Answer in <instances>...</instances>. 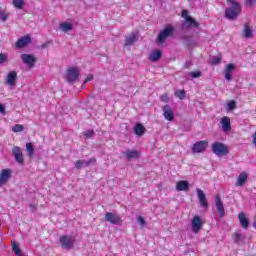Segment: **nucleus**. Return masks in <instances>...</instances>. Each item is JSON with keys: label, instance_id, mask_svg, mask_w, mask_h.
<instances>
[{"label": "nucleus", "instance_id": "obj_7", "mask_svg": "<svg viewBox=\"0 0 256 256\" xmlns=\"http://www.w3.org/2000/svg\"><path fill=\"white\" fill-rule=\"evenodd\" d=\"M12 174L13 171H11V169H3L0 172V187H3V185L9 182V179H11Z\"/></svg>", "mask_w": 256, "mask_h": 256}, {"label": "nucleus", "instance_id": "obj_4", "mask_svg": "<svg viewBox=\"0 0 256 256\" xmlns=\"http://www.w3.org/2000/svg\"><path fill=\"white\" fill-rule=\"evenodd\" d=\"M212 151L218 157H223L229 153V150L227 149L225 144L220 142H215L214 144H212Z\"/></svg>", "mask_w": 256, "mask_h": 256}, {"label": "nucleus", "instance_id": "obj_16", "mask_svg": "<svg viewBox=\"0 0 256 256\" xmlns=\"http://www.w3.org/2000/svg\"><path fill=\"white\" fill-rule=\"evenodd\" d=\"M182 17L185 19L186 23H188L189 27H199L197 21L189 16V12L187 10L182 11Z\"/></svg>", "mask_w": 256, "mask_h": 256}, {"label": "nucleus", "instance_id": "obj_47", "mask_svg": "<svg viewBox=\"0 0 256 256\" xmlns=\"http://www.w3.org/2000/svg\"><path fill=\"white\" fill-rule=\"evenodd\" d=\"M253 143H254V145H256V132H255V134L253 135Z\"/></svg>", "mask_w": 256, "mask_h": 256}, {"label": "nucleus", "instance_id": "obj_28", "mask_svg": "<svg viewBox=\"0 0 256 256\" xmlns=\"http://www.w3.org/2000/svg\"><path fill=\"white\" fill-rule=\"evenodd\" d=\"M59 28L64 33H68V31H71L73 29V25L68 22H63V23H60Z\"/></svg>", "mask_w": 256, "mask_h": 256}, {"label": "nucleus", "instance_id": "obj_37", "mask_svg": "<svg viewBox=\"0 0 256 256\" xmlns=\"http://www.w3.org/2000/svg\"><path fill=\"white\" fill-rule=\"evenodd\" d=\"M137 222L139 223L140 227H145L147 225V222L145 221V218L143 216H138L137 217Z\"/></svg>", "mask_w": 256, "mask_h": 256}, {"label": "nucleus", "instance_id": "obj_26", "mask_svg": "<svg viewBox=\"0 0 256 256\" xmlns=\"http://www.w3.org/2000/svg\"><path fill=\"white\" fill-rule=\"evenodd\" d=\"M238 219H239L240 224L242 225L243 229H248V227H249V220L247 219V216L245 215V213L241 212L238 215Z\"/></svg>", "mask_w": 256, "mask_h": 256}, {"label": "nucleus", "instance_id": "obj_10", "mask_svg": "<svg viewBox=\"0 0 256 256\" xmlns=\"http://www.w3.org/2000/svg\"><path fill=\"white\" fill-rule=\"evenodd\" d=\"M105 219L108 223H111L112 225H121V217L117 214L107 212L105 214Z\"/></svg>", "mask_w": 256, "mask_h": 256}, {"label": "nucleus", "instance_id": "obj_1", "mask_svg": "<svg viewBox=\"0 0 256 256\" xmlns=\"http://www.w3.org/2000/svg\"><path fill=\"white\" fill-rule=\"evenodd\" d=\"M228 5H231L230 8H227L225 11V15L227 19L233 20L241 13V4L236 2L235 0H226Z\"/></svg>", "mask_w": 256, "mask_h": 256}, {"label": "nucleus", "instance_id": "obj_42", "mask_svg": "<svg viewBox=\"0 0 256 256\" xmlns=\"http://www.w3.org/2000/svg\"><path fill=\"white\" fill-rule=\"evenodd\" d=\"M7 61V55L0 54V65Z\"/></svg>", "mask_w": 256, "mask_h": 256}, {"label": "nucleus", "instance_id": "obj_46", "mask_svg": "<svg viewBox=\"0 0 256 256\" xmlns=\"http://www.w3.org/2000/svg\"><path fill=\"white\" fill-rule=\"evenodd\" d=\"M0 113L2 115H5V106H3V104L0 103Z\"/></svg>", "mask_w": 256, "mask_h": 256}, {"label": "nucleus", "instance_id": "obj_41", "mask_svg": "<svg viewBox=\"0 0 256 256\" xmlns=\"http://www.w3.org/2000/svg\"><path fill=\"white\" fill-rule=\"evenodd\" d=\"M9 17V15H7V13L1 11L0 12V21H7V18Z\"/></svg>", "mask_w": 256, "mask_h": 256}, {"label": "nucleus", "instance_id": "obj_39", "mask_svg": "<svg viewBox=\"0 0 256 256\" xmlns=\"http://www.w3.org/2000/svg\"><path fill=\"white\" fill-rule=\"evenodd\" d=\"M94 134L95 132L93 130H87L86 132H84V136L86 139H90V137H93Z\"/></svg>", "mask_w": 256, "mask_h": 256}, {"label": "nucleus", "instance_id": "obj_9", "mask_svg": "<svg viewBox=\"0 0 256 256\" xmlns=\"http://www.w3.org/2000/svg\"><path fill=\"white\" fill-rule=\"evenodd\" d=\"M208 145L209 142L207 140L196 142L192 147V151L193 153H203V151L207 149Z\"/></svg>", "mask_w": 256, "mask_h": 256}, {"label": "nucleus", "instance_id": "obj_35", "mask_svg": "<svg viewBox=\"0 0 256 256\" xmlns=\"http://www.w3.org/2000/svg\"><path fill=\"white\" fill-rule=\"evenodd\" d=\"M24 127L21 124H16L13 128L12 131L13 133H21L23 131Z\"/></svg>", "mask_w": 256, "mask_h": 256}, {"label": "nucleus", "instance_id": "obj_2", "mask_svg": "<svg viewBox=\"0 0 256 256\" xmlns=\"http://www.w3.org/2000/svg\"><path fill=\"white\" fill-rule=\"evenodd\" d=\"M79 75H80L79 68L70 67L66 71L65 80L67 81V83H70L71 85H73V83H75V81L79 79Z\"/></svg>", "mask_w": 256, "mask_h": 256}, {"label": "nucleus", "instance_id": "obj_31", "mask_svg": "<svg viewBox=\"0 0 256 256\" xmlns=\"http://www.w3.org/2000/svg\"><path fill=\"white\" fill-rule=\"evenodd\" d=\"M245 239V236L241 233H235L233 234V241L234 243H242V241Z\"/></svg>", "mask_w": 256, "mask_h": 256}, {"label": "nucleus", "instance_id": "obj_21", "mask_svg": "<svg viewBox=\"0 0 256 256\" xmlns=\"http://www.w3.org/2000/svg\"><path fill=\"white\" fill-rule=\"evenodd\" d=\"M215 203H216V210L218 211L220 217H225V207L223 206L221 197L216 196Z\"/></svg>", "mask_w": 256, "mask_h": 256}, {"label": "nucleus", "instance_id": "obj_14", "mask_svg": "<svg viewBox=\"0 0 256 256\" xmlns=\"http://www.w3.org/2000/svg\"><path fill=\"white\" fill-rule=\"evenodd\" d=\"M21 59L28 67H34L37 61V58L31 54H22Z\"/></svg>", "mask_w": 256, "mask_h": 256}, {"label": "nucleus", "instance_id": "obj_32", "mask_svg": "<svg viewBox=\"0 0 256 256\" xmlns=\"http://www.w3.org/2000/svg\"><path fill=\"white\" fill-rule=\"evenodd\" d=\"M26 151L28 152V157H33V153L35 149L33 148V144L27 143L26 144Z\"/></svg>", "mask_w": 256, "mask_h": 256}, {"label": "nucleus", "instance_id": "obj_25", "mask_svg": "<svg viewBox=\"0 0 256 256\" xmlns=\"http://www.w3.org/2000/svg\"><path fill=\"white\" fill-rule=\"evenodd\" d=\"M231 71H235V64H228L225 68L224 75L227 81H231Z\"/></svg>", "mask_w": 256, "mask_h": 256}, {"label": "nucleus", "instance_id": "obj_48", "mask_svg": "<svg viewBox=\"0 0 256 256\" xmlns=\"http://www.w3.org/2000/svg\"><path fill=\"white\" fill-rule=\"evenodd\" d=\"M253 227L254 229H256V221L253 223Z\"/></svg>", "mask_w": 256, "mask_h": 256}, {"label": "nucleus", "instance_id": "obj_20", "mask_svg": "<svg viewBox=\"0 0 256 256\" xmlns=\"http://www.w3.org/2000/svg\"><path fill=\"white\" fill-rule=\"evenodd\" d=\"M123 155L128 161H131V159H139V157H141V152L137 150H126L123 152Z\"/></svg>", "mask_w": 256, "mask_h": 256}, {"label": "nucleus", "instance_id": "obj_29", "mask_svg": "<svg viewBox=\"0 0 256 256\" xmlns=\"http://www.w3.org/2000/svg\"><path fill=\"white\" fill-rule=\"evenodd\" d=\"M12 251L17 256H25V254H23V251L21 250V248H19V244H17L16 242L12 243Z\"/></svg>", "mask_w": 256, "mask_h": 256}, {"label": "nucleus", "instance_id": "obj_45", "mask_svg": "<svg viewBox=\"0 0 256 256\" xmlns=\"http://www.w3.org/2000/svg\"><path fill=\"white\" fill-rule=\"evenodd\" d=\"M89 81H93V75L89 74L86 79L84 80V83H89Z\"/></svg>", "mask_w": 256, "mask_h": 256}, {"label": "nucleus", "instance_id": "obj_12", "mask_svg": "<svg viewBox=\"0 0 256 256\" xmlns=\"http://www.w3.org/2000/svg\"><path fill=\"white\" fill-rule=\"evenodd\" d=\"M97 163V159L91 158L89 160H77L75 167L76 169H83V167H89L91 165H95Z\"/></svg>", "mask_w": 256, "mask_h": 256}, {"label": "nucleus", "instance_id": "obj_33", "mask_svg": "<svg viewBox=\"0 0 256 256\" xmlns=\"http://www.w3.org/2000/svg\"><path fill=\"white\" fill-rule=\"evenodd\" d=\"M12 3L16 9H23L24 0H13Z\"/></svg>", "mask_w": 256, "mask_h": 256}, {"label": "nucleus", "instance_id": "obj_44", "mask_svg": "<svg viewBox=\"0 0 256 256\" xmlns=\"http://www.w3.org/2000/svg\"><path fill=\"white\" fill-rule=\"evenodd\" d=\"M245 3L248 7H253L255 4V0H245Z\"/></svg>", "mask_w": 256, "mask_h": 256}, {"label": "nucleus", "instance_id": "obj_19", "mask_svg": "<svg viewBox=\"0 0 256 256\" xmlns=\"http://www.w3.org/2000/svg\"><path fill=\"white\" fill-rule=\"evenodd\" d=\"M31 43V36L26 35L21 37L17 42H16V47L17 49H23V47H27Z\"/></svg>", "mask_w": 256, "mask_h": 256}, {"label": "nucleus", "instance_id": "obj_23", "mask_svg": "<svg viewBox=\"0 0 256 256\" xmlns=\"http://www.w3.org/2000/svg\"><path fill=\"white\" fill-rule=\"evenodd\" d=\"M162 55H163V52H161V50H154L153 52L150 53L149 61H151L152 63H155L159 61V59H161Z\"/></svg>", "mask_w": 256, "mask_h": 256}, {"label": "nucleus", "instance_id": "obj_24", "mask_svg": "<svg viewBox=\"0 0 256 256\" xmlns=\"http://www.w3.org/2000/svg\"><path fill=\"white\" fill-rule=\"evenodd\" d=\"M176 191H189V182L180 180L176 183Z\"/></svg>", "mask_w": 256, "mask_h": 256}, {"label": "nucleus", "instance_id": "obj_34", "mask_svg": "<svg viewBox=\"0 0 256 256\" xmlns=\"http://www.w3.org/2000/svg\"><path fill=\"white\" fill-rule=\"evenodd\" d=\"M222 59L221 57L219 56H213L211 59H210V63L211 65H219V63H221Z\"/></svg>", "mask_w": 256, "mask_h": 256}, {"label": "nucleus", "instance_id": "obj_43", "mask_svg": "<svg viewBox=\"0 0 256 256\" xmlns=\"http://www.w3.org/2000/svg\"><path fill=\"white\" fill-rule=\"evenodd\" d=\"M161 101H163L164 103H168L169 101V96H167V94H164L160 97Z\"/></svg>", "mask_w": 256, "mask_h": 256}, {"label": "nucleus", "instance_id": "obj_13", "mask_svg": "<svg viewBox=\"0 0 256 256\" xmlns=\"http://www.w3.org/2000/svg\"><path fill=\"white\" fill-rule=\"evenodd\" d=\"M196 193H197L198 200L201 207H203L204 209H207L209 207V203L207 202V197L205 196V192H203V190H201L200 188H197Z\"/></svg>", "mask_w": 256, "mask_h": 256}, {"label": "nucleus", "instance_id": "obj_17", "mask_svg": "<svg viewBox=\"0 0 256 256\" xmlns=\"http://www.w3.org/2000/svg\"><path fill=\"white\" fill-rule=\"evenodd\" d=\"M16 83H17V72L10 71L6 77V85H9V87H15Z\"/></svg>", "mask_w": 256, "mask_h": 256}, {"label": "nucleus", "instance_id": "obj_27", "mask_svg": "<svg viewBox=\"0 0 256 256\" xmlns=\"http://www.w3.org/2000/svg\"><path fill=\"white\" fill-rule=\"evenodd\" d=\"M247 173L245 172H242L238 178H237V181H236V186L237 187H243V184L244 183H247Z\"/></svg>", "mask_w": 256, "mask_h": 256}, {"label": "nucleus", "instance_id": "obj_8", "mask_svg": "<svg viewBox=\"0 0 256 256\" xmlns=\"http://www.w3.org/2000/svg\"><path fill=\"white\" fill-rule=\"evenodd\" d=\"M163 117L166 121H173L175 119V111L169 105H165L162 107Z\"/></svg>", "mask_w": 256, "mask_h": 256}, {"label": "nucleus", "instance_id": "obj_5", "mask_svg": "<svg viewBox=\"0 0 256 256\" xmlns=\"http://www.w3.org/2000/svg\"><path fill=\"white\" fill-rule=\"evenodd\" d=\"M59 242L64 249H73V245H75V237L64 235L60 237Z\"/></svg>", "mask_w": 256, "mask_h": 256}, {"label": "nucleus", "instance_id": "obj_40", "mask_svg": "<svg viewBox=\"0 0 256 256\" xmlns=\"http://www.w3.org/2000/svg\"><path fill=\"white\" fill-rule=\"evenodd\" d=\"M190 76L192 79H198V77H201V73L199 71L190 72Z\"/></svg>", "mask_w": 256, "mask_h": 256}, {"label": "nucleus", "instance_id": "obj_38", "mask_svg": "<svg viewBox=\"0 0 256 256\" xmlns=\"http://www.w3.org/2000/svg\"><path fill=\"white\" fill-rule=\"evenodd\" d=\"M227 107H228V111H233V109L237 107V103L232 100L227 104Z\"/></svg>", "mask_w": 256, "mask_h": 256}, {"label": "nucleus", "instance_id": "obj_22", "mask_svg": "<svg viewBox=\"0 0 256 256\" xmlns=\"http://www.w3.org/2000/svg\"><path fill=\"white\" fill-rule=\"evenodd\" d=\"M12 153L15 157V160L17 161V163H23V153L21 152V148L19 147H14L12 149Z\"/></svg>", "mask_w": 256, "mask_h": 256}, {"label": "nucleus", "instance_id": "obj_36", "mask_svg": "<svg viewBox=\"0 0 256 256\" xmlns=\"http://www.w3.org/2000/svg\"><path fill=\"white\" fill-rule=\"evenodd\" d=\"M175 95L178 99H185V90H176Z\"/></svg>", "mask_w": 256, "mask_h": 256}, {"label": "nucleus", "instance_id": "obj_15", "mask_svg": "<svg viewBox=\"0 0 256 256\" xmlns=\"http://www.w3.org/2000/svg\"><path fill=\"white\" fill-rule=\"evenodd\" d=\"M241 35L244 39H251L253 37V28L249 25V23H244Z\"/></svg>", "mask_w": 256, "mask_h": 256}, {"label": "nucleus", "instance_id": "obj_11", "mask_svg": "<svg viewBox=\"0 0 256 256\" xmlns=\"http://www.w3.org/2000/svg\"><path fill=\"white\" fill-rule=\"evenodd\" d=\"M137 39H139V33L132 32L131 34H129L125 37L124 46L131 47L134 43H136Z\"/></svg>", "mask_w": 256, "mask_h": 256}, {"label": "nucleus", "instance_id": "obj_30", "mask_svg": "<svg viewBox=\"0 0 256 256\" xmlns=\"http://www.w3.org/2000/svg\"><path fill=\"white\" fill-rule=\"evenodd\" d=\"M134 133L138 135V137H141L143 133H145V127H143L141 124H136L134 127Z\"/></svg>", "mask_w": 256, "mask_h": 256}, {"label": "nucleus", "instance_id": "obj_18", "mask_svg": "<svg viewBox=\"0 0 256 256\" xmlns=\"http://www.w3.org/2000/svg\"><path fill=\"white\" fill-rule=\"evenodd\" d=\"M220 125L224 133H229V131H231V119L229 117L224 116L220 121Z\"/></svg>", "mask_w": 256, "mask_h": 256}, {"label": "nucleus", "instance_id": "obj_3", "mask_svg": "<svg viewBox=\"0 0 256 256\" xmlns=\"http://www.w3.org/2000/svg\"><path fill=\"white\" fill-rule=\"evenodd\" d=\"M173 33H175V28L171 25L166 26L158 35V43H164L167 40V37H171Z\"/></svg>", "mask_w": 256, "mask_h": 256}, {"label": "nucleus", "instance_id": "obj_6", "mask_svg": "<svg viewBox=\"0 0 256 256\" xmlns=\"http://www.w3.org/2000/svg\"><path fill=\"white\" fill-rule=\"evenodd\" d=\"M191 229L192 233H199V231L203 229V220H201V217H193V219L191 220Z\"/></svg>", "mask_w": 256, "mask_h": 256}]
</instances>
